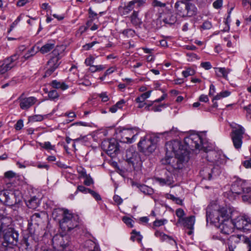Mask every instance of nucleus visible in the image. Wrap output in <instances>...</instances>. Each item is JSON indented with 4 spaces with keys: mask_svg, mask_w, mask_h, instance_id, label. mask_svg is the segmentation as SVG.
Returning <instances> with one entry per match:
<instances>
[{
    "mask_svg": "<svg viewBox=\"0 0 251 251\" xmlns=\"http://www.w3.org/2000/svg\"><path fill=\"white\" fill-rule=\"evenodd\" d=\"M196 3L200 8H203L207 5L206 0H196Z\"/></svg>",
    "mask_w": 251,
    "mask_h": 251,
    "instance_id": "47",
    "label": "nucleus"
},
{
    "mask_svg": "<svg viewBox=\"0 0 251 251\" xmlns=\"http://www.w3.org/2000/svg\"><path fill=\"white\" fill-rule=\"evenodd\" d=\"M176 216L178 217V219L176 223V226H178L179 223L183 221V219L185 217L184 216L185 215V213L184 211L181 208H178L176 210Z\"/></svg>",
    "mask_w": 251,
    "mask_h": 251,
    "instance_id": "31",
    "label": "nucleus"
},
{
    "mask_svg": "<svg viewBox=\"0 0 251 251\" xmlns=\"http://www.w3.org/2000/svg\"><path fill=\"white\" fill-rule=\"evenodd\" d=\"M116 133L121 137V142L126 143H132L136 139L138 134L136 128H125L119 127L116 129Z\"/></svg>",
    "mask_w": 251,
    "mask_h": 251,
    "instance_id": "7",
    "label": "nucleus"
},
{
    "mask_svg": "<svg viewBox=\"0 0 251 251\" xmlns=\"http://www.w3.org/2000/svg\"><path fill=\"white\" fill-rule=\"evenodd\" d=\"M52 215L55 219L57 218L59 215L62 216V218L59 220V225L63 233H69L78 226V217L73 214L68 209H55L52 212Z\"/></svg>",
    "mask_w": 251,
    "mask_h": 251,
    "instance_id": "3",
    "label": "nucleus"
},
{
    "mask_svg": "<svg viewBox=\"0 0 251 251\" xmlns=\"http://www.w3.org/2000/svg\"><path fill=\"white\" fill-rule=\"evenodd\" d=\"M140 189L144 193L151 194L152 193V190L146 185H141Z\"/></svg>",
    "mask_w": 251,
    "mask_h": 251,
    "instance_id": "46",
    "label": "nucleus"
},
{
    "mask_svg": "<svg viewBox=\"0 0 251 251\" xmlns=\"http://www.w3.org/2000/svg\"><path fill=\"white\" fill-rule=\"evenodd\" d=\"M113 200L117 204L120 205L123 202L122 199L118 195H115L113 197Z\"/></svg>",
    "mask_w": 251,
    "mask_h": 251,
    "instance_id": "59",
    "label": "nucleus"
},
{
    "mask_svg": "<svg viewBox=\"0 0 251 251\" xmlns=\"http://www.w3.org/2000/svg\"><path fill=\"white\" fill-rule=\"evenodd\" d=\"M163 21L169 25L174 24L177 21L176 16L171 12H168L163 15Z\"/></svg>",
    "mask_w": 251,
    "mask_h": 251,
    "instance_id": "24",
    "label": "nucleus"
},
{
    "mask_svg": "<svg viewBox=\"0 0 251 251\" xmlns=\"http://www.w3.org/2000/svg\"><path fill=\"white\" fill-rule=\"evenodd\" d=\"M18 191L13 192L10 190H3L0 191V201L8 206L13 205L17 202L16 194Z\"/></svg>",
    "mask_w": 251,
    "mask_h": 251,
    "instance_id": "15",
    "label": "nucleus"
},
{
    "mask_svg": "<svg viewBox=\"0 0 251 251\" xmlns=\"http://www.w3.org/2000/svg\"><path fill=\"white\" fill-rule=\"evenodd\" d=\"M151 91H148L145 93L142 94L140 96L136 98L135 100H139L145 102V100L149 98L151 94Z\"/></svg>",
    "mask_w": 251,
    "mask_h": 251,
    "instance_id": "36",
    "label": "nucleus"
},
{
    "mask_svg": "<svg viewBox=\"0 0 251 251\" xmlns=\"http://www.w3.org/2000/svg\"><path fill=\"white\" fill-rule=\"evenodd\" d=\"M223 0H216L213 3V7L216 9H219L222 6Z\"/></svg>",
    "mask_w": 251,
    "mask_h": 251,
    "instance_id": "51",
    "label": "nucleus"
},
{
    "mask_svg": "<svg viewBox=\"0 0 251 251\" xmlns=\"http://www.w3.org/2000/svg\"><path fill=\"white\" fill-rule=\"evenodd\" d=\"M126 159L127 163L134 169L139 167L142 164L138 153L133 149H129L126 151Z\"/></svg>",
    "mask_w": 251,
    "mask_h": 251,
    "instance_id": "17",
    "label": "nucleus"
},
{
    "mask_svg": "<svg viewBox=\"0 0 251 251\" xmlns=\"http://www.w3.org/2000/svg\"><path fill=\"white\" fill-rule=\"evenodd\" d=\"M180 142L173 140L166 144V157L162 160V163L168 164L175 170L183 167V164L189 159L188 152L182 148Z\"/></svg>",
    "mask_w": 251,
    "mask_h": 251,
    "instance_id": "1",
    "label": "nucleus"
},
{
    "mask_svg": "<svg viewBox=\"0 0 251 251\" xmlns=\"http://www.w3.org/2000/svg\"><path fill=\"white\" fill-rule=\"evenodd\" d=\"M230 214L229 210L228 212V217L223 218L221 219L220 223L216 226L219 228L220 232L224 234L228 235L233 231L234 225L233 220H230Z\"/></svg>",
    "mask_w": 251,
    "mask_h": 251,
    "instance_id": "10",
    "label": "nucleus"
},
{
    "mask_svg": "<svg viewBox=\"0 0 251 251\" xmlns=\"http://www.w3.org/2000/svg\"><path fill=\"white\" fill-rule=\"evenodd\" d=\"M85 180L84 181V184L86 186H90L91 184L94 183L92 178L89 175H87V176L84 177Z\"/></svg>",
    "mask_w": 251,
    "mask_h": 251,
    "instance_id": "43",
    "label": "nucleus"
},
{
    "mask_svg": "<svg viewBox=\"0 0 251 251\" xmlns=\"http://www.w3.org/2000/svg\"><path fill=\"white\" fill-rule=\"evenodd\" d=\"M153 5L154 6H158V7H165L166 6V4L165 3H162L160 1L155 0L153 2Z\"/></svg>",
    "mask_w": 251,
    "mask_h": 251,
    "instance_id": "60",
    "label": "nucleus"
},
{
    "mask_svg": "<svg viewBox=\"0 0 251 251\" xmlns=\"http://www.w3.org/2000/svg\"><path fill=\"white\" fill-rule=\"evenodd\" d=\"M216 69L218 70V72L221 74L222 76L226 79L227 78L228 74L231 71V69L226 68H217Z\"/></svg>",
    "mask_w": 251,
    "mask_h": 251,
    "instance_id": "34",
    "label": "nucleus"
},
{
    "mask_svg": "<svg viewBox=\"0 0 251 251\" xmlns=\"http://www.w3.org/2000/svg\"><path fill=\"white\" fill-rule=\"evenodd\" d=\"M212 238L213 239V240H220L221 241L222 243H224L225 242V240L223 238H222L219 234H215V235H213L212 236Z\"/></svg>",
    "mask_w": 251,
    "mask_h": 251,
    "instance_id": "63",
    "label": "nucleus"
},
{
    "mask_svg": "<svg viewBox=\"0 0 251 251\" xmlns=\"http://www.w3.org/2000/svg\"><path fill=\"white\" fill-rule=\"evenodd\" d=\"M98 42L97 41H93L91 43L86 44V45L83 46V48L85 50H90L92 47H93L96 44H98Z\"/></svg>",
    "mask_w": 251,
    "mask_h": 251,
    "instance_id": "55",
    "label": "nucleus"
},
{
    "mask_svg": "<svg viewBox=\"0 0 251 251\" xmlns=\"http://www.w3.org/2000/svg\"><path fill=\"white\" fill-rule=\"evenodd\" d=\"M54 48L55 42L54 41H51L46 43L40 49L38 48L37 50L38 51H40L42 54H45L49 52L53 49H54Z\"/></svg>",
    "mask_w": 251,
    "mask_h": 251,
    "instance_id": "25",
    "label": "nucleus"
},
{
    "mask_svg": "<svg viewBox=\"0 0 251 251\" xmlns=\"http://www.w3.org/2000/svg\"><path fill=\"white\" fill-rule=\"evenodd\" d=\"M231 192L237 195L251 192V186L246 180L234 176L230 188Z\"/></svg>",
    "mask_w": 251,
    "mask_h": 251,
    "instance_id": "6",
    "label": "nucleus"
},
{
    "mask_svg": "<svg viewBox=\"0 0 251 251\" xmlns=\"http://www.w3.org/2000/svg\"><path fill=\"white\" fill-rule=\"evenodd\" d=\"M99 97L103 102H106L109 100V98L106 93H102L99 95Z\"/></svg>",
    "mask_w": 251,
    "mask_h": 251,
    "instance_id": "58",
    "label": "nucleus"
},
{
    "mask_svg": "<svg viewBox=\"0 0 251 251\" xmlns=\"http://www.w3.org/2000/svg\"><path fill=\"white\" fill-rule=\"evenodd\" d=\"M39 201H40L38 198L35 196H34L26 201V204L28 208L31 209H36L38 207L40 204Z\"/></svg>",
    "mask_w": 251,
    "mask_h": 251,
    "instance_id": "30",
    "label": "nucleus"
},
{
    "mask_svg": "<svg viewBox=\"0 0 251 251\" xmlns=\"http://www.w3.org/2000/svg\"><path fill=\"white\" fill-rule=\"evenodd\" d=\"M20 55V51H17L10 57L5 59L3 63L0 66V74H4L14 67L17 64L16 61L19 58Z\"/></svg>",
    "mask_w": 251,
    "mask_h": 251,
    "instance_id": "13",
    "label": "nucleus"
},
{
    "mask_svg": "<svg viewBox=\"0 0 251 251\" xmlns=\"http://www.w3.org/2000/svg\"><path fill=\"white\" fill-rule=\"evenodd\" d=\"M123 222L129 227L133 226V221L131 218L127 217H124L123 218Z\"/></svg>",
    "mask_w": 251,
    "mask_h": 251,
    "instance_id": "42",
    "label": "nucleus"
},
{
    "mask_svg": "<svg viewBox=\"0 0 251 251\" xmlns=\"http://www.w3.org/2000/svg\"><path fill=\"white\" fill-rule=\"evenodd\" d=\"M126 102L124 100H121L116 103V105L118 109H121L124 106Z\"/></svg>",
    "mask_w": 251,
    "mask_h": 251,
    "instance_id": "61",
    "label": "nucleus"
},
{
    "mask_svg": "<svg viewBox=\"0 0 251 251\" xmlns=\"http://www.w3.org/2000/svg\"><path fill=\"white\" fill-rule=\"evenodd\" d=\"M230 210L226 207H219L215 205H208L206 209V220L207 223L214 224L216 226L220 223L221 219L228 217Z\"/></svg>",
    "mask_w": 251,
    "mask_h": 251,
    "instance_id": "4",
    "label": "nucleus"
},
{
    "mask_svg": "<svg viewBox=\"0 0 251 251\" xmlns=\"http://www.w3.org/2000/svg\"><path fill=\"white\" fill-rule=\"evenodd\" d=\"M213 168L211 166L203 168L200 171V175L204 179L210 180L212 178V174L213 172Z\"/></svg>",
    "mask_w": 251,
    "mask_h": 251,
    "instance_id": "26",
    "label": "nucleus"
},
{
    "mask_svg": "<svg viewBox=\"0 0 251 251\" xmlns=\"http://www.w3.org/2000/svg\"><path fill=\"white\" fill-rule=\"evenodd\" d=\"M94 60H95L94 58L92 56L88 57V58H86V59L85 60V64L87 66H91V65H92V64L94 63Z\"/></svg>",
    "mask_w": 251,
    "mask_h": 251,
    "instance_id": "52",
    "label": "nucleus"
},
{
    "mask_svg": "<svg viewBox=\"0 0 251 251\" xmlns=\"http://www.w3.org/2000/svg\"><path fill=\"white\" fill-rule=\"evenodd\" d=\"M152 137L145 138L140 141L138 147L140 151L147 154L152 153L156 149V146Z\"/></svg>",
    "mask_w": 251,
    "mask_h": 251,
    "instance_id": "12",
    "label": "nucleus"
},
{
    "mask_svg": "<svg viewBox=\"0 0 251 251\" xmlns=\"http://www.w3.org/2000/svg\"><path fill=\"white\" fill-rule=\"evenodd\" d=\"M186 56L188 57V60L189 61H192L195 59L198 60L200 59V57L196 54L193 52L187 53Z\"/></svg>",
    "mask_w": 251,
    "mask_h": 251,
    "instance_id": "40",
    "label": "nucleus"
},
{
    "mask_svg": "<svg viewBox=\"0 0 251 251\" xmlns=\"http://www.w3.org/2000/svg\"><path fill=\"white\" fill-rule=\"evenodd\" d=\"M247 194L242 196V200L244 201L251 204V196L249 194V193Z\"/></svg>",
    "mask_w": 251,
    "mask_h": 251,
    "instance_id": "50",
    "label": "nucleus"
},
{
    "mask_svg": "<svg viewBox=\"0 0 251 251\" xmlns=\"http://www.w3.org/2000/svg\"><path fill=\"white\" fill-rule=\"evenodd\" d=\"M139 9L134 10L132 14L129 17V19L132 24L134 26H138L142 24V21L138 17Z\"/></svg>",
    "mask_w": 251,
    "mask_h": 251,
    "instance_id": "28",
    "label": "nucleus"
},
{
    "mask_svg": "<svg viewBox=\"0 0 251 251\" xmlns=\"http://www.w3.org/2000/svg\"><path fill=\"white\" fill-rule=\"evenodd\" d=\"M50 84L53 88L61 89L62 91L67 90L69 88V86L64 82L59 81L57 80H52Z\"/></svg>",
    "mask_w": 251,
    "mask_h": 251,
    "instance_id": "27",
    "label": "nucleus"
},
{
    "mask_svg": "<svg viewBox=\"0 0 251 251\" xmlns=\"http://www.w3.org/2000/svg\"><path fill=\"white\" fill-rule=\"evenodd\" d=\"M168 222L167 220L163 219L160 220H156L153 222L152 228L155 229L156 227H159L164 225Z\"/></svg>",
    "mask_w": 251,
    "mask_h": 251,
    "instance_id": "33",
    "label": "nucleus"
},
{
    "mask_svg": "<svg viewBox=\"0 0 251 251\" xmlns=\"http://www.w3.org/2000/svg\"><path fill=\"white\" fill-rule=\"evenodd\" d=\"M63 234L60 235L58 238L57 244L62 250H66L70 245V237L66 235L67 233H63Z\"/></svg>",
    "mask_w": 251,
    "mask_h": 251,
    "instance_id": "23",
    "label": "nucleus"
},
{
    "mask_svg": "<svg viewBox=\"0 0 251 251\" xmlns=\"http://www.w3.org/2000/svg\"><path fill=\"white\" fill-rule=\"evenodd\" d=\"M166 185H171L174 182L173 178L172 176H168L165 178Z\"/></svg>",
    "mask_w": 251,
    "mask_h": 251,
    "instance_id": "64",
    "label": "nucleus"
},
{
    "mask_svg": "<svg viewBox=\"0 0 251 251\" xmlns=\"http://www.w3.org/2000/svg\"><path fill=\"white\" fill-rule=\"evenodd\" d=\"M90 190V189L86 188L83 185H78L77 186V190L75 193H76L77 191H79L83 193L87 194L89 193Z\"/></svg>",
    "mask_w": 251,
    "mask_h": 251,
    "instance_id": "44",
    "label": "nucleus"
},
{
    "mask_svg": "<svg viewBox=\"0 0 251 251\" xmlns=\"http://www.w3.org/2000/svg\"><path fill=\"white\" fill-rule=\"evenodd\" d=\"M230 126L232 128L231 136L234 147L236 149H239L241 148L242 144L245 129L242 126L235 123L231 124Z\"/></svg>",
    "mask_w": 251,
    "mask_h": 251,
    "instance_id": "8",
    "label": "nucleus"
},
{
    "mask_svg": "<svg viewBox=\"0 0 251 251\" xmlns=\"http://www.w3.org/2000/svg\"><path fill=\"white\" fill-rule=\"evenodd\" d=\"M201 27L203 29H209L212 27V24L209 21H205L203 22Z\"/></svg>",
    "mask_w": 251,
    "mask_h": 251,
    "instance_id": "54",
    "label": "nucleus"
},
{
    "mask_svg": "<svg viewBox=\"0 0 251 251\" xmlns=\"http://www.w3.org/2000/svg\"><path fill=\"white\" fill-rule=\"evenodd\" d=\"M121 33L127 38L133 37L135 35V31L131 28L124 29L122 31Z\"/></svg>",
    "mask_w": 251,
    "mask_h": 251,
    "instance_id": "35",
    "label": "nucleus"
},
{
    "mask_svg": "<svg viewBox=\"0 0 251 251\" xmlns=\"http://www.w3.org/2000/svg\"><path fill=\"white\" fill-rule=\"evenodd\" d=\"M234 226L244 231L251 230V220L247 215H240L233 219Z\"/></svg>",
    "mask_w": 251,
    "mask_h": 251,
    "instance_id": "14",
    "label": "nucleus"
},
{
    "mask_svg": "<svg viewBox=\"0 0 251 251\" xmlns=\"http://www.w3.org/2000/svg\"><path fill=\"white\" fill-rule=\"evenodd\" d=\"M177 14L182 17H191L197 14L198 9L191 2L178 1L175 4Z\"/></svg>",
    "mask_w": 251,
    "mask_h": 251,
    "instance_id": "5",
    "label": "nucleus"
},
{
    "mask_svg": "<svg viewBox=\"0 0 251 251\" xmlns=\"http://www.w3.org/2000/svg\"><path fill=\"white\" fill-rule=\"evenodd\" d=\"M195 223V217L194 216H190L185 217L183 219V221L181 222L179 225H182L188 230L186 231L187 234L191 235L193 233L194 226Z\"/></svg>",
    "mask_w": 251,
    "mask_h": 251,
    "instance_id": "22",
    "label": "nucleus"
},
{
    "mask_svg": "<svg viewBox=\"0 0 251 251\" xmlns=\"http://www.w3.org/2000/svg\"><path fill=\"white\" fill-rule=\"evenodd\" d=\"M59 95L55 90H52L49 91L48 93V97L51 100H55V99H57L59 97Z\"/></svg>",
    "mask_w": 251,
    "mask_h": 251,
    "instance_id": "38",
    "label": "nucleus"
},
{
    "mask_svg": "<svg viewBox=\"0 0 251 251\" xmlns=\"http://www.w3.org/2000/svg\"><path fill=\"white\" fill-rule=\"evenodd\" d=\"M89 193H90L96 201H99L101 200V197L97 192L90 189Z\"/></svg>",
    "mask_w": 251,
    "mask_h": 251,
    "instance_id": "45",
    "label": "nucleus"
},
{
    "mask_svg": "<svg viewBox=\"0 0 251 251\" xmlns=\"http://www.w3.org/2000/svg\"><path fill=\"white\" fill-rule=\"evenodd\" d=\"M45 215L44 212H36L34 213L28 221V230L29 232L34 233L37 231V227L42 222L43 216Z\"/></svg>",
    "mask_w": 251,
    "mask_h": 251,
    "instance_id": "18",
    "label": "nucleus"
},
{
    "mask_svg": "<svg viewBox=\"0 0 251 251\" xmlns=\"http://www.w3.org/2000/svg\"><path fill=\"white\" fill-rule=\"evenodd\" d=\"M0 234L3 241L0 246V251H15L13 246L17 244L19 233L14 228L12 218L4 215L0 212Z\"/></svg>",
    "mask_w": 251,
    "mask_h": 251,
    "instance_id": "2",
    "label": "nucleus"
},
{
    "mask_svg": "<svg viewBox=\"0 0 251 251\" xmlns=\"http://www.w3.org/2000/svg\"><path fill=\"white\" fill-rule=\"evenodd\" d=\"M29 233L27 238H25L23 245L25 247V249L32 250L33 248L36 246L37 242L38 241V234L36 233Z\"/></svg>",
    "mask_w": 251,
    "mask_h": 251,
    "instance_id": "21",
    "label": "nucleus"
},
{
    "mask_svg": "<svg viewBox=\"0 0 251 251\" xmlns=\"http://www.w3.org/2000/svg\"><path fill=\"white\" fill-rule=\"evenodd\" d=\"M59 48L60 47H56L52 51L51 57L47 64V69L45 75L46 76L50 75L60 64L59 60L61 57L59 53Z\"/></svg>",
    "mask_w": 251,
    "mask_h": 251,
    "instance_id": "9",
    "label": "nucleus"
},
{
    "mask_svg": "<svg viewBox=\"0 0 251 251\" xmlns=\"http://www.w3.org/2000/svg\"><path fill=\"white\" fill-rule=\"evenodd\" d=\"M229 242H238L240 240V238L238 235H233L230 236L229 239Z\"/></svg>",
    "mask_w": 251,
    "mask_h": 251,
    "instance_id": "56",
    "label": "nucleus"
},
{
    "mask_svg": "<svg viewBox=\"0 0 251 251\" xmlns=\"http://www.w3.org/2000/svg\"><path fill=\"white\" fill-rule=\"evenodd\" d=\"M23 121L22 120H19L15 124V128L17 130H20L23 128Z\"/></svg>",
    "mask_w": 251,
    "mask_h": 251,
    "instance_id": "49",
    "label": "nucleus"
},
{
    "mask_svg": "<svg viewBox=\"0 0 251 251\" xmlns=\"http://www.w3.org/2000/svg\"><path fill=\"white\" fill-rule=\"evenodd\" d=\"M185 142L189 146L200 150L202 146V140L201 136L198 134L191 135L184 139Z\"/></svg>",
    "mask_w": 251,
    "mask_h": 251,
    "instance_id": "20",
    "label": "nucleus"
},
{
    "mask_svg": "<svg viewBox=\"0 0 251 251\" xmlns=\"http://www.w3.org/2000/svg\"><path fill=\"white\" fill-rule=\"evenodd\" d=\"M147 0H132L129 1L126 5L124 6H120L119 10L122 15L125 16L128 15L132 11L139 9L141 7L144 5Z\"/></svg>",
    "mask_w": 251,
    "mask_h": 251,
    "instance_id": "11",
    "label": "nucleus"
},
{
    "mask_svg": "<svg viewBox=\"0 0 251 251\" xmlns=\"http://www.w3.org/2000/svg\"><path fill=\"white\" fill-rule=\"evenodd\" d=\"M166 104H161L158 105L154 104L151 107V111L154 112H160L162 110V108L166 107Z\"/></svg>",
    "mask_w": 251,
    "mask_h": 251,
    "instance_id": "41",
    "label": "nucleus"
},
{
    "mask_svg": "<svg viewBox=\"0 0 251 251\" xmlns=\"http://www.w3.org/2000/svg\"><path fill=\"white\" fill-rule=\"evenodd\" d=\"M22 110H27L34 105L38 101L37 99L33 96L26 97L25 93H22L16 100Z\"/></svg>",
    "mask_w": 251,
    "mask_h": 251,
    "instance_id": "16",
    "label": "nucleus"
},
{
    "mask_svg": "<svg viewBox=\"0 0 251 251\" xmlns=\"http://www.w3.org/2000/svg\"><path fill=\"white\" fill-rule=\"evenodd\" d=\"M43 116L40 115H36L32 117V120L34 122H39L43 120Z\"/></svg>",
    "mask_w": 251,
    "mask_h": 251,
    "instance_id": "57",
    "label": "nucleus"
},
{
    "mask_svg": "<svg viewBox=\"0 0 251 251\" xmlns=\"http://www.w3.org/2000/svg\"><path fill=\"white\" fill-rule=\"evenodd\" d=\"M101 147L110 156L118 151V143L114 139L104 140L101 143Z\"/></svg>",
    "mask_w": 251,
    "mask_h": 251,
    "instance_id": "19",
    "label": "nucleus"
},
{
    "mask_svg": "<svg viewBox=\"0 0 251 251\" xmlns=\"http://www.w3.org/2000/svg\"><path fill=\"white\" fill-rule=\"evenodd\" d=\"M117 68L115 66L111 67L108 68L104 73V76L110 75L116 70Z\"/></svg>",
    "mask_w": 251,
    "mask_h": 251,
    "instance_id": "53",
    "label": "nucleus"
},
{
    "mask_svg": "<svg viewBox=\"0 0 251 251\" xmlns=\"http://www.w3.org/2000/svg\"><path fill=\"white\" fill-rule=\"evenodd\" d=\"M177 131L178 130L176 128L173 127L171 130L164 132L162 133V134L172 137L175 135L177 133Z\"/></svg>",
    "mask_w": 251,
    "mask_h": 251,
    "instance_id": "39",
    "label": "nucleus"
},
{
    "mask_svg": "<svg viewBox=\"0 0 251 251\" xmlns=\"http://www.w3.org/2000/svg\"><path fill=\"white\" fill-rule=\"evenodd\" d=\"M195 74V71L191 68H188L186 70L183 71L182 72V74L183 76L185 77H187L189 76L193 75Z\"/></svg>",
    "mask_w": 251,
    "mask_h": 251,
    "instance_id": "37",
    "label": "nucleus"
},
{
    "mask_svg": "<svg viewBox=\"0 0 251 251\" xmlns=\"http://www.w3.org/2000/svg\"><path fill=\"white\" fill-rule=\"evenodd\" d=\"M201 66L206 70H208L212 68V65L209 62H203L201 64Z\"/></svg>",
    "mask_w": 251,
    "mask_h": 251,
    "instance_id": "48",
    "label": "nucleus"
},
{
    "mask_svg": "<svg viewBox=\"0 0 251 251\" xmlns=\"http://www.w3.org/2000/svg\"><path fill=\"white\" fill-rule=\"evenodd\" d=\"M39 145L41 148L46 150H55V145H52L50 142L49 141L45 142L44 143H39Z\"/></svg>",
    "mask_w": 251,
    "mask_h": 251,
    "instance_id": "32",
    "label": "nucleus"
},
{
    "mask_svg": "<svg viewBox=\"0 0 251 251\" xmlns=\"http://www.w3.org/2000/svg\"><path fill=\"white\" fill-rule=\"evenodd\" d=\"M199 100L202 102H207L209 101V99L207 95H201L199 97Z\"/></svg>",
    "mask_w": 251,
    "mask_h": 251,
    "instance_id": "62",
    "label": "nucleus"
},
{
    "mask_svg": "<svg viewBox=\"0 0 251 251\" xmlns=\"http://www.w3.org/2000/svg\"><path fill=\"white\" fill-rule=\"evenodd\" d=\"M38 52V50H35V47H32L29 50L25 53L23 56L22 57V61H25L26 60H28L31 57L34 56Z\"/></svg>",
    "mask_w": 251,
    "mask_h": 251,
    "instance_id": "29",
    "label": "nucleus"
}]
</instances>
